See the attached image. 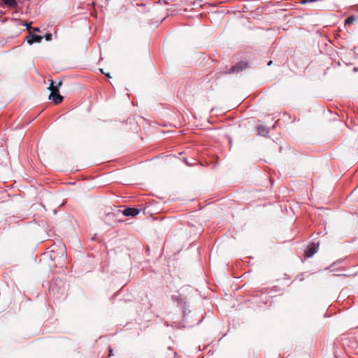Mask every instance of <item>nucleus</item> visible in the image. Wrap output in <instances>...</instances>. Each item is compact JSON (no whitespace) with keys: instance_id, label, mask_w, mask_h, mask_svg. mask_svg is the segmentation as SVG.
<instances>
[{"instance_id":"f03ea898","label":"nucleus","mask_w":358,"mask_h":358,"mask_svg":"<svg viewBox=\"0 0 358 358\" xmlns=\"http://www.w3.org/2000/svg\"><path fill=\"white\" fill-rule=\"evenodd\" d=\"M248 67V63L245 62H240L237 63L235 66H232L229 71L225 72V73H238Z\"/></svg>"},{"instance_id":"dca6fc26","label":"nucleus","mask_w":358,"mask_h":358,"mask_svg":"<svg viewBox=\"0 0 358 358\" xmlns=\"http://www.w3.org/2000/svg\"><path fill=\"white\" fill-rule=\"evenodd\" d=\"M34 31H39V28H35V29H34Z\"/></svg>"},{"instance_id":"7ed1b4c3","label":"nucleus","mask_w":358,"mask_h":358,"mask_svg":"<svg viewBox=\"0 0 358 358\" xmlns=\"http://www.w3.org/2000/svg\"><path fill=\"white\" fill-rule=\"evenodd\" d=\"M319 243H311L308 245L305 251V257L310 258L315 255L318 250Z\"/></svg>"},{"instance_id":"f8f14e48","label":"nucleus","mask_w":358,"mask_h":358,"mask_svg":"<svg viewBox=\"0 0 358 358\" xmlns=\"http://www.w3.org/2000/svg\"><path fill=\"white\" fill-rule=\"evenodd\" d=\"M45 38L47 41H50L52 39V34H46L45 35Z\"/></svg>"},{"instance_id":"ddd939ff","label":"nucleus","mask_w":358,"mask_h":358,"mask_svg":"<svg viewBox=\"0 0 358 358\" xmlns=\"http://www.w3.org/2000/svg\"><path fill=\"white\" fill-rule=\"evenodd\" d=\"M315 0H301V3H306L307 2H313V1H315Z\"/></svg>"},{"instance_id":"f3484780","label":"nucleus","mask_w":358,"mask_h":358,"mask_svg":"<svg viewBox=\"0 0 358 358\" xmlns=\"http://www.w3.org/2000/svg\"><path fill=\"white\" fill-rule=\"evenodd\" d=\"M271 63H272V61H270V62H268V65H271Z\"/></svg>"},{"instance_id":"9b49d317","label":"nucleus","mask_w":358,"mask_h":358,"mask_svg":"<svg viewBox=\"0 0 358 358\" xmlns=\"http://www.w3.org/2000/svg\"><path fill=\"white\" fill-rule=\"evenodd\" d=\"M304 280V275L303 273L300 274V275H298L295 280H298V281H303Z\"/></svg>"},{"instance_id":"423d86ee","label":"nucleus","mask_w":358,"mask_h":358,"mask_svg":"<svg viewBox=\"0 0 358 358\" xmlns=\"http://www.w3.org/2000/svg\"><path fill=\"white\" fill-rule=\"evenodd\" d=\"M50 85L48 89L52 92L55 89H59L60 86L62 85V81H59L57 85L52 80H48Z\"/></svg>"},{"instance_id":"9d476101","label":"nucleus","mask_w":358,"mask_h":358,"mask_svg":"<svg viewBox=\"0 0 358 358\" xmlns=\"http://www.w3.org/2000/svg\"><path fill=\"white\" fill-rule=\"evenodd\" d=\"M171 326H173L176 328H180L181 327H185L186 325L185 324H181L180 322V321H174L173 323L171 324Z\"/></svg>"},{"instance_id":"20e7f679","label":"nucleus","mask_w":358,"mask_h":358,"mask_svg":"<svg viewBox=\"0 0 358 358\" xmlns=\"http://www.w3.org/2000/svg\"><path fill=\"white\" fill-rule=\"evenodd\" d=\"M140 213V210L136 208H127L123 210V215L125 216L134 217Z\"/></svg>"},{"instance_id":"f257e3e1","label":"nucleus","mask_w":358,"mask_h":358,"mask_svg":"<svg viewBox=\"0 0 358 358\" xmlns=\"http://www.w3.org/2000/svg\"><path fill=\"white\" fill-rule=\"evenodd\" d=\"M49 99L52 101L55 104H59L63 101L64 97L59 94L58 89H55L49 95Z\"/></svg>"},{"instance_id":"2eb2a0df","label":"nucleus","mask_w":358,"mask_h":358,"mask_svg":"<svg viewBox=\"0 0 358 358\" xmlns=\"http://www.w3.org/2000/svg\"><path fill=\"white\" fill-rule=\"evenodd\" d=\"M112 355H113V352H112V350L110 349V352H109V356H111Z\"/></svg>"},{"instance_id":"1a4fd4ad","label":"nucleus","mask_w":358,"mask_h":358,"mask_svg":"<svg viewBox=\"0 0 358 358\" xmlns=\"http://www.w3.org/2000/svg\"><path fill=\"white\" fill-rule=\"evenodd\" d=\"M355 20V17L353 15H351L345 19V24H350Z\"/></svg>"},{"instance_id":"39448f33","label":"nucleus","mask_w":358,"mask_h":358,"mask_svg":"<svg viewBox=\"0 0 358 358\" xmlns=\"http://www.w3.org/2000/svg\"><path fill=\"white\" fill-rule=\"evenodd\" d=\"M43 39V36H37L35 34H30L27 36V42L29 44H32L34 43H40Z\"/></svg>"},{"instance_id":"0eeeda50","label":"nucleus","mask_w":358,"mask_h":358,"mask_svg":"<svg viewBox=\"0 0 358 358\" xmlns=\"http://www.w3.org/2000/svg\"><path fill=\"white\" fill-rule=\"evenodd\" d=\"M257 131L259 135L265 136L268 134V129L264 125H259L257 127Z\"/></svg>"},{"instance_id":"4468645a","label":"nucleus","mask_w":358,"mask_h":358,"mask_svg":"<svg viewBox=\"0 0 358 358\" xmlns=\"http://www.w3.org/2000/svg\"><path fill=\"white\" fill-rule=\"evenodd\" d=\"M183 316H184V317H185L186 320H187V319H188V317H189V316H191V315H189V314H187V315H183Z\"/></svg>"},{"instance_id":"6e6552de","label":"nucleus","mask_w":358,"mask_h":358,"mask_svg":"<svg viewBox=\"0 0 358 358\" xmlns=\"http://www.w3.org/2000/svg\"><path fill=\"white\" fill-rule=\"evenodd\" d=\"M5 5L9 8H15L17 6V3L15 0H1Z\"/></svg>"}]
</instances>
